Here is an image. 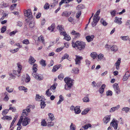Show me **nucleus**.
I'll return each mask as SVG.
<instances>
[{"mask_svg": "<svg viewBox=\"0 0 130 130\" xmlns=\"http://www.w3.org/2000/svg\"><path fill=\"white\" fill-rule=\"evenodd\" d=\"M72 44L73 47L80 51L84 49L86 45L85 42L81 41H77L75 42L72 41Z\"/></svg>", "mask_w": 130, "mask_h": 130, "instance_id": "nucleus-1", "label": "nucleus"}, {"mask_svg": "<svg viewBox=\"0 0 130 130\" xmlns=\"http://www.w3.org/2000/svg\"><path fill=\"white\" fill-rule=\"evenodd\" d=\"M30 111V107L29 108L28 107H26V109H24L23 110L22 115L17 124V125H18L19 126H21L22 127L21 124L22 121V120H23V117H27L28 115V113Z\"/></svg>", "mask_w": 130, "mask_h": 130, "instance_id": "nucleus-2", "label": "nucleus"}, {"mask_svg": "<svg viewBox=\"0 0 130 130\" xmlns=\"http://www.w3.org/2000/svg\"><path fill=\"white\" fill-rule=\"evenodd\" d=\"M64 80L66 83L65 85V89L67 90H69L73 85L74 80L70 78L67 77L64 78Z\"/></svg>", "mask_w": 130, "mask_h": 130, "instance_id": "nucleus-3", "label": "nucleus"}, {"mask_svg": "<svg viewBox=\"0 0 130 130\" xmlns=\"http://www.w3.org/2000/svg\"><path fill=\"white\" fill-rule=\"evenodd\" d=\"M26 117H23V120H22V124L23 126H26L28 125L30 121V119Z\"/></svg>", "mask_w": 130, "mask_h": 130, "instance_id": "nucleus-4", "label": "nucleus"}, {"mask_svg": "<svg viewBox=\"0 0 130 130\" xmlns=\"http://www.w3.org/2000/svg\"><path fill=\"white\" fill-rule=\"evenodd\" d=\"M24 15L25 16L28 18L29 19L31 20L32 18V16L31 14V9H28L27 10H26L24 12Z\"/></svg>", "mask_w": 130, "mask_h": 130, "instance_id": "nucleus-5", "label": "nucleus"}, {"mask_svg": "<svg viewBox=\"0 0 130 130\" xmlns=\"http://www.w3.org/2000/svg\"><path fill=\"white\" fill-rule=\"evenodd\" d=\"M32 75L37 80H41L43 79V76L40 74H39L37 73H32Z\"/></svg>", "mask_w": 130, "mask_h": 130, "instance_id": "nucleus-6", "label": "nucleus"}, {"mask_svg": "<svg viewBox=\"0 0 130 130\" xmlns=\"http://www.w3.org/2000/svg\"><path fill=\"white\" fill-rule=\"evenodd\" d=\"M119 122L113 119L110 123V125L113 127L115 129H117L118 127Z\"/></svg>", "mask_w": 130, "mask_h": 130, "instance_id": "nucleus-7", "label": "nucleus"}, {"mask_svg": "<svg viewBox=\"0 0 130 130\" xmlns=\"http://www.w3.org/2000/svg\"><path fill=\"white\" fill-rule=\"evenodd\" d=\"M113 87L115 91L117 94H118L120 93V88L118 84H115L113 85Z\"/></svg>", "mask_w": 130, "mask_h": 130, "instance_id": "nucleus-8", "label": "nucleus"}, {"mask_svg": "<svg viewBox=\"0 0 130 130\" xmlns=\"http://www.w3.org/2000/svg\"><path fill=\"white\" fill-rule=\"evenodd\" d=\"M110 116H106L103 119L104 123L106 124L110 121Z\"/></svg>", "mask_w": 130, "mask_h": 130, "instance_id": "nucleus-9", "label": "nucleus"}, {"mask_svg": "<svg viewBox=\"0 0 130 130\" xmlns=\"http://www.w3.org/2000/svg\"><path fill=\"white\" fill-rule=\"evenodd\" d=\"M76 58L75 59V64L79 65L80 63V61L83 58L81 56H78L76 55Z\"/></svg>", "mask_w": 130, "mask_h": 130, "instance_id": "nucleus-10", "label": "nucleus"}, {"mask_svg": "<svg viewBox=\"0 0 130 130\" xmlns=\"http://www.w3.org/2000/svg\"><path fill=\"white\" fill-rule=\"evenodd\" d=\"M44 97L43 96H40L38 94H37L36 95V97L35 98V100L38 101H42L44 99Z\"/></svg>", "mask_w": 130, "mask_h": 130, "instance_id": "nucleus-11", "label": "nucleus"}, {"mask_svg": "<svg viewBox=\"0 0 130 130\" xmlns=\"http://www.w3.org/2000/svg\"><path fill=\"white\" fill-rule=\"evenodd\" d=\"M71 14L70 12L66 11L63 12L61 14V15L63 17H68Z\"/></svg>", "mask_w": 130, "mask_h": 130, "instance_id": "nucleus-12", "label": "nucleus"}, {"mask_svg": "<svg viewBox=\"0 0 130 130\" xmlns=\"http://www.w3.org/2000/svg\"><path fill=\"white\" fill-rule=\"evenodd\" d=\"M94 38V36L93 35L91 36H88L86 37V39L88 42H90L92 41Z\"/></svg>", "mask_w": 130, "mask_h": 130, "instance_id": "nucleus-13", "label": "nucleus"}, {"mask_svg": "<svg viewBox=\"0 0 130 130\" xmlns=\"http://www.w3.org/2000/svg\"><path fill=\"white\" fill-rule=\"evenodd\" d=\"M106 85L105 84H103L100 88L99 91L101 94L103 93L104 91V88L105 87Z\"/></svg>", "mask_w": 130, "mask_h": 130, "instance_id": "nucleus-14", "label": "nucleus"}, {"mask_svg": "<svg viewBox=\"0 0 130 130\" xmlns=\"http://www.w3.org/2000/svg\"><path fill=\"white\" fill-rule=\"evenodd\" d=\"M74 0H61L59 4V5L61 6L63 3L68 4L69 3L73 1Z\"/></svg>", "mask_w": 130, "mask_h": 130, "instance_id": "nucleus-15", "label": "nucleus"}, {"mask_svg": "<svg viewBox=\"0 0 130 130\" xmlns=\"http://www.w3.org/2000/svg\"><path fill=\"white\" fill-rule=\"evenodd\" d=\"M74 110V112L76 114H78L80 113L81 111L80 109V107L79 106L76 107Z\"/></svg>", "mask_w": 130, "mask_h": 130, "instance_id": "nucleus-16", "label": "nucleus"}, {"mask_svg": "<svg viewBox=\"0 0 130 130\" xmlns=\"http://www.w3.org/2000/svg\"><path fill=\"white\" fill-rule=\"evenodd\" d=\"M36 60L34 58V57L31 56H30L29 59V62L30 64H32L35 63Z\"/></svg>", "mask_w": 130, "mask_h": 130, "instance_id": "nucleus-17", "label": "nucleus"}, {"mask_svg": "<svg viewBox=\"0 0 130 130\" xmlns=\"http://www.w3.org/2000/svg\"><path fill=\"white\" fill-rule=\"evenodd\" d=\"M121 62V59L119 58L117 61L115 63V65L116 66V69L117 70H118L119 68V66Z\"/></svg>", "mask_w": 130, "mask_h": 130, "instance_id": "nucleus-18", "label": "nucleus"}, {"mask_svg": "<svg viewBox=\"0 0 130 130\" xmlns=\"http://www.w3.org/2000/svg\"><path fill=\"white\" fill-rule=\"evenodd\" d=\"M79 72V70L78 68H73L72 70V73H74L75 74H78Z\"/></svg>", "mask_w": 130, "mask_h": 130, "instance_id": "nucleus-19", "label": "nucleus"}, {"mask_svg": "<svg viewBox=\"0 0 130 130\" xmlns=\"http://www.w3.org/2000/svg\"><path fill=\"white\" fill-rule=\"evenodd\" d=\"M69 56V55L68 54H64L61 58V61H62L63 59H67L68 60L70 61V58H69V59H68Z\"/></svg>", "mask_w": 130, "mask_h": 130, "instance_id": "nucleus-20", "label": "nucleus"}, {"mask_svg": "<svg viewBox=\"0 0 130 130\" xmlns=\"http://www.w3.org/2000/svg\"><path fill=\"white\" fill-rule=\"evenodd\" d=\"M48 115L50 119L48 120H50L51 121H52L55 119L54 115L53 114L50 113L48 114Z\"/></svg>", "mask_w": 130, "mask_h": 130, "instance_id": "nucleus-21", "label": "nucleus"}, {"mask_svg": "<svg viewBox=\"0 0 130 130\" xmlns=\"http://www.w3.org/2000/svg\"><path fill=\"white\" fill-rule=\"evenodd\" d=\"M47 121L48 122L47 124V126L50 127L54 125V123L51 121L50 120H48Z\"/></svg>", "mask_w": 130, "mask_h": 130, "instance_id": "nucleus-22", "label": "nucleus"}, {"mask_svg": "<svg viewBox=\"0 0 130 130\" xmlns=\"http://www.w3.org/2000/svg\"><path fill=\"white\" fill-rule=\"evenodd\" d=\"M37 65L36 64H34L32 68V69L33 71V73H36V72L37 70Z\"/></svg>", "mask_w": 130, "mask_h": 130, "instance_id": "nucleus-23", "label": "nucleus"}, {"mask_svg": "<svg viewBox=\"0 0 130 130\" xmlns=\"http://www.w3.org/2000/svg\"><path fill=\"white\" fill-rule=\"evenodd\" d=\"M61 66V64L59 65H56L55 66H54L53 67V69L52 70L53 72H55L57 70H58Z\"/></svg>", "mask_w": 130, "mask_h": 130, "instance_id": "nucleus-24", "label": "nucleus"}, {"mask_svg": "<svg viewBox=\"0 0 130 130\" xmlns=\"http://www.w3.org/2000/svg\"><path fill=\"white\" fill-rule=\"evenodd\" d=\"M18 67V71L19 73H21L22 69V66L20 63H18L17 64Z\"/></svg>", "mask_w": 130, "mask_h": 130, "instance_id": "nucleus-25", "label": "nucleus"}, {"mask_svg": "<svg viewBox=\"0 0 130 130\" xmlns=\"http://www.w3.org/2000/svg\"><path fill=\"white\" fill-rule=\"evenodd\" d=\"M50 90L52 91V89H48L46 91V95L48 96H50L52 94L51 92L50 91Z\"/></svg>", "mask_w": 130, "mask_h": 130, "instance_id": "nucleus-26", "label": "nucleus"}, {"mask_svg": "<svg viewBox=\"0 0 130 130\" xmlns=\"http://www.w3.org/2000/svg\"><path fill=\"white\" fill-rule=\"evenodd\" d=\"M100 18L99 17L94 15L93 18V21L94 22L97 23L100 19Z\"/></svg>", "mask_w": 130, "mask_h": 130, "instance_id": "nucleus-27", "label": "nucleus"}, {"mask_svg": "<svg viewBox=\"0 0 130 130\" xmlns=\"http://www.w3.org/2000/svg\"><path fill=\"white\" fill-rule=\"evenodd\" d=\"M121 18H118V17H115V19L114 21L116 23H119V24H121V23L122 22L120 20V19L121 20Z\"/></svg>", "mask_w": 130, "mask_h": 130, "instance_id": "nucleus-28", "label": "nucleus"}, {"mask_svg": "<svg viewBox=\"0 0 130 130\" xmlns=\"http://www.w3.org/2000/svg\"><path fill=\"white\" fill-rule=\"evenodd\" d=\"M90 110V109L88 108H86L82 112L81 114L83 115H86Z\"/></svg>", "mask_w": 130, "mask_h": 130, "instance_id": "nucleus-29", "label": "nucleus"}, {"mask_svg": "<svg viewBox=\"0 0 130 130\" xmlns=\"http://www.w3.org/2000/svg\"><path fill=\"white\" fill-rule=\"evenodd\" d=\"M55 24H52L51 26L49 27L48 29L49 30H51V32H52L54 30L55 28Z\"/></svg>", "mask_w": 130, "mask_h": 130, "instance_id": "nucleus-30", "label": "nucleus"}, {"mask_svg": "<svg viewBox=\"0 0 130 130\" xmlns=\"http://www.w3.org/2000/svg\"><path fill=\"white\" fill-rule=\"evenodd\" d=\"M40 63L42 66L45 67L46 66V64L45 61L43 59H42L40 61Z\"/></svg>", "mask_w": 130, "mask_h": 130, "instance_id": "nucleus-31", "label": "nucleus"}, {"mask_svg": "<svg viewBox=\"0 0 130 130\" xmlns=\"http://www.w3.org/2000/svg\"><path fill=\"white\" fill-rule=\"evenodd\" d=\"M90 55L91 57L93 59L95 58L98 56L96 52H93L91 53V54Z\"/></svg>", "mask_w": 130, "mask_h": 130, "instance_id": "nucleus-32", "label": "nucleus"}, {"mask_svg": "<svg viewBox=\"0 0 130 130\" xmlns=\"http://www.w3.org/2000/svg\"><path fill=\"white\" fill-rule=\"evenodd\" d=\"M2 119L3 120L6 119L8 120H10L12 119V117L11 116H4L2 118Z\"/></svg>", "mask_w": 130, "mask_h": 130, "instance_id": "nucleus-33", "label": "nucleus"}, {"mask_svg": "<svg viewBox=\"0 0 130 130\" xmlns=\"http://www.w3.org/2000/svg\"><path fill=\"white\" fill-rule=\"evenodd\" d=\"M111 49L112 51L116 52L117 51L118 48L117 46L116 45H113L111 47Z\"/></svg>", "mask_w": 130, "mask_h": 130, "instance_id": "nucleus-34", "label": "nucleus"}, {"mask_svg": "<svg viewBox=\"0 0 130 130\" xmlns=\"http://www.w3.org/2000/svg\"><path fill=\"white\" fill-rule=\"evenodd\" d=\"M57 29L59 30L60 31L64 30V28L63 26L62 25H58L57 27Z\"/></svg>", "mask_w": 130, "mask_h": 130, "instance_id": "nucleus-35", "label": "nucleus"}, {"mask_svg": "<svg viewBox=\"0 0 130 130\" xmlns=\"http://www.w3.org/2000/svg\"><path fill=\"white\" fill-rule=\"evenodd\" d=\"M104 55L103 54H99L98 56V60L99 61L101 60L103 58Z\"/></svg>", "mask_w": 130, "mask_h": 130, "instance_id": "nucleus-36", "label": "nucleus"}, {"mask_svg": "<svg viewBox=\"0 0 130 130\" xmlns=\"http://www.w3.org/2000/svg\"><path fill=\"white\" fill-rule=\"evenodd\" d=\"M46 105V104H45V102H41L40 104V105L41 106V108H44L45 107Z\"/></svg>", "mask_w": 130, "mask_h": 130, "instance_id": "nucleus-37", "label": "nucleus"}, {"mask_svg": "<svg viewBox=\"0 0 130 130\" xmlns=\"http://www.w3.org/2000/svg\"><path fill=\"white\" fill-rule=\"evenodd\" d=\"M84 128L85 129H87L89 127H91V125L89 123L86 124L83 126Z\"/></svg>", "mask_w": 130, "mask_h": 130, "instance_id": "nucleus-38", "label": "nucleus"}, {"mask_svg": "<svg viewBox=\"0 0 130 130\" xmlns=\"http://www.w3.org/2000/svg\"><path fill=\"white\" fill-rule=\"evenodd\" d=\"M70 39L71 38L70 36L67 34L64 36V39L67 40L69 41L70 40Z\"/></svg>", "mask_w": 130, "mask_h": 130, "instance_id": "nucleus-39", "label": "nucleus"}, {"mask_svg": "<svg viewBox=\"0 0 130 130\" xmlns=\"http://www.w3.org/2000/svg\"><path fill=\"white\" fill-rule=\"evenodd\" d=\"M130 109L128 107H124L123 108L122 110L123 111H125L126 113L128 112V111Z\"/></svg>", "mask_w": 130, "mask_h": 130, "instance_id": "nucleus-40", "label": "nucleus"}, {"mask_svg": "<svg viewBox=\"0 0 130 130\" xmlns=\"http://www.w3.org/2000/svg\"><path fill=\"white\" fill-rule=\"evenodd\" d=\"M83 100L84 102H88L89 101V99L87 96L85 97Z\"/></svg>", "mask_w": 130, "mask_h": 130, "instance_id": "nucleus-41", "label": "nucleus"}, {"mask_svg": "<svg viewBox=\"0 0 130 130\" xmlns=\"http://www.w3.org/2000/svg\"><path fill=\"white\" fill-rule=\"evenodd\" d=\"M20 73L19 72L18 70L17 71L13 70V74L15 75H16L17 76H18V77L20 76V75L19 74Z\"/></svg>", "mask_w": 130, "mask_h": 130, "instance_id": "nucleus-42", "label": "nucleus"}, {"mask_svg": "<svg viewBox=\"0 0 130 130\" xmlns=\"http://www.w3.org/2000/svg\"><path fill=\"white\" fill-rule=\"evenodd\" d=\"M30 76L28 75L27 74L25 82L26 83H28L30 81Z\"/></svg>", "mask_w": 130, "mask_h": 130, "instance_id": "nucleus-43", "label": "nucleus"}, {"mask_svg": "<svg viewBox=\"0 0 130 130\" xmlns=\"http://www.w3.org/2000/svg\"><path fill=\"white\" fill-rule=\"evenodd\" d=\"M116 13V11L115 10H114L113 11H111L110 12L111 15L112 17L115 15Z\"/></svg>", "mask_w": 130, "mask_h": 130, "instance_id": "nucleus-44", "label": "nucleus"}, {"mask_svg": "<svg viewBox=\"0 0 130 130\" xmlns=\"http://www.w3.org/2000/svg\"><path fill=\"white\" fill-rule=\"evenodd\" d=\"M70 130H75V127L73 123H71L70 126Z\"/></svg>", "mask_w": 130, "mask_h": 130, "instance_id": "nucleus-45", "label": "nucleus"}, {"mask_svg": "<svg viewBox=\"0 0 130 130\" xmlns=\"http://www.w3.org/2000/svg\"><path fill=\"white\" fill-rule=\"evenodd\" d=\"M9 110V109H5V110L3 111L2 113V114L3 116H4L8 112Z\"/></svg>", "mask_w": 130, "mask_h": 130, "instance_id": "nucleus-46", "label": "nucleus"}, {"mask_svg": "<svg viewBox=\"0 0 130 130\" xmlns=\"http://www.w3.org/2000/svg\"><path fill=\"white\" fill-rule=\"evenodd\" d=\"M101 22L104 26H106L107 25V24L105 21L103 19H102L101 20Z\"/></svg>", "mask_w": 130, "mask_h": 130, "instance_id": "nucleus-47", "label": "nucleus"}, {"mask_svg": "<svg viewBox=\"0 0 130 130\" xmlns=\"http://www.w3.org/2000/svg\"><path fill=\"white\" fill-rule=\"evenodd\" d=\"M6 90L9 92L11 93L13 92V88L9 89V87H7L6 88Z\"/></svg>", "mask_w": 130, "mask_h": 130, "instance_id": "nucleus-48", "label": "nucleus"}, {"mask_svg": "<svg viewBox=\"0 0 130 130\" xmlns=\"http://www.w3.org/2000/svg\"><path fill=\"white\" fill-rule=\"evenodd\" d=\"M121 38L122 39L124 40V41H126L128 39V36H121Z\"/></svg>", "mask_w": 130, "mask_h": 130, "instance_id": "nucleus-49", "label": "nucleus"}, {"mask_svg": "<svg viewBox=\"0 0 130 130\" xmlns=\"http://www.w3.org/2000/svg\"><path fill=\"white\" fill-rule=\"evenodd\" d=\"M6 27L5 26H4L2 27L1 29V32L4 33L6 30Z\"/></svg>", "mask_w": 130, "mask_h": 130, "instance_id": "nucleus-50", "label": "nucleus"}, {"mask_svg": "<svg viewBox=\"0 0 130 130\" xmlns=\"http://www.w3.org/2000/svg\"><path fill=\"white\" fill-rule=\"evenodd\" d=\"M39 40V41H41L42 42L43 44H44V37L42 36H41L40 37H39L38 38Z\"/></svg>", "mask_w": 130, "mask_h": 130, "instance_id": "nucleus-51", "label": "nucleus"}, {"mask_svg": "<svg viewBox=\"0 0 130 130\" xmlns=\"http://www.w3.org/2000/svg\"><path fill=\"white\" fill-rule=\"evenodd\" d=\"M23 43L26 45L28 44L29 43L28 40L27 39L24 40L23 41Z\"/></svg>", "mask_w": 130, "mask_h": 130, "instance_id": "nucleus-52", "label": "nucleus"}, {"mask_svg": "<svg viewBox=\"0 0 130 130\" xmlns=\"http://www.w3.org/2000/svg\"><path fill=\"white\" fill-rule=\"evenodd\" d=\"M17 119V116H15V117L13 119V120L12 122L11 123V124L10 125V127H11L13 126L14 122H15V121Z\"/></svg>", "mask_w": 130, "mask_h": 130, "instance_id": "nucleus-53", "label": "nucleus"}, {"mask_svg": "<svg viewBox=\"0 0 130 130\" xmlns=\"http://www.w3.org/2000/svg\"><path fill=\"white\" fill-rule=\"evenodd\" d=\"M44 8L46 9H48L49 8V5L48 3H46L44 5Z\"/></svg>", "mask_w": 130, "mask_h": 130, "instance_id": "nucleus-54", "label": "nucleus"}, {"mask_svg": "<svg viewBox=\"0 0 130 130\" xmlns=\"http://www.w3.org/2000/svg\"><path fill=\"white\" fill-rule=\"evenodd\" d=\"M35 25V23L34 22L32 21L29 24V26L30 28L33 27Z\"/></svg>", "mask_w": 130, "mask_h": 130, "instance_id": "nucleus-55", "label": "nucleus"}, {"mask_svg": "<svg viewBox=\"0 0 130 130\" xmlns=\"http://www.w3.org/2000/svg\"><path fill=\"white\" fill-rule=\"evenodd\" d=\"M112 92L110 90H108L106 93V94L107 96H111L112 95Z\"/></svg>", "mask_w": 130, "mask_h": 130, "instance_id": "nucleus-56", "label": "nucleus"}, {"mask_svg": "<svg viewBox=\"0 0 130 130\" xmlns=\"http://www.w3.org/2000/svg\"><path fill=\"white\" fill-rule=\"evenodd\" d=\"M9 75L10 77L9 78V80H10L11 78H12L13 79H15V76H14V75H13L12 73L9 74Z\"/></svg>", "mask_w": 130, "mask_h": 130, "instance_id": "nucleus-57", "label": "nucleus"}, {"mask_svg": "<svg viewBox=\"0 0 130 130\" xmlns=\"http://www.w3.org/2000/svg\"><path fill=\"white\" fill-rule=\"evenodd\" d=\"M58 77L59 79L61 80L63 79L64 76L63 74H60L59 75Z\"/></svg>", "mask_w": 130, "mask_h": 130, "instance_id": "nucleus-58", "label": "nucleus"}, {"mask_svg": "<svg viewBox=\"0 0 130 130\" xmlns=\"http://www.w3.org/2000/svg\"><path fill=\"white\" fill-rule=\"evenodd\" d=\"M41 125L43 126H45L46 125H47V124L44 120H43L41 122Z\"/></svg>", "mask_w": 130, "mask_h": 130, "instance_id": "nucleus-59", "label": "nucleus"}, {"mask_svg": "<svg viewBox=\"0 0 130 130\" xmlns=\"http://www.w3.org/2000/svg\"><path fill=\"white\" fill-rule=\"evenodd\" d=\"M18 32V31L17 30H15L10 32L9 34V35L10 36H11L12 35H14L17 32Z\"/></svg>", "mask_w": 130, "mask_h": 130, "instance_id": "nucleus-60", "label": "nucleus"}, {"mask_svg": "<svg viewBox=\"0 0 130 130\" xmlns=\"http://www.w3.org/2000/svg\"><path fill=\"white\" fill-rule=\"evenodd\" d=\"M60 32V34L61 35H63L64 36L66 34V32L64 30H64H63L62 31Z\"/></svg>", "mask_w": 130, "mask_h": 130, "instance_id": "nucleus-61", "label": "nucleus"}, {"mask_svg": "<svg viewBox=\"0 0 130 130\" xmlns=\"http://www.w3.org/2000/svg\"><path fill=\"white\" fill-rule=\"evenodd\" d=\"M9 110H12V111L13 112H15L16 109L14 107H10L9 109Z\"/></svg>", "mask_w": 130, "mask_h": 130, "instance_id": "nucleus-62", "label": "nucleus"}, {"mask_svg": "<svg viewBox=\"0 0 130 130\" xmlns=\"http://www.w3.org/2000/svg\"><path fill=\"white\" fill-rule=\"evenodd\" d=\"M19 89L20 90H27V89H25V88L23 86H20L19 87Z\"/></svg>", "mask_w": 130, "mask_h": 130, "instance_id": "nucleus-63", "label": "nucleus"}, {"mask_svg": "<svg viewBox=\"0 0 130 130\" xmlns=\"http://www.w3.org/2000/svg\"><path fill=\"white\" fill-rule=\"evenodd\" d=\"M126 25L130 28V20H128L126 23Z\"/></svg>", "mask_w": 130, "mask_h": 130, "instance_id": "nucleus-64", "label": "nucleus"}]
</instances>
